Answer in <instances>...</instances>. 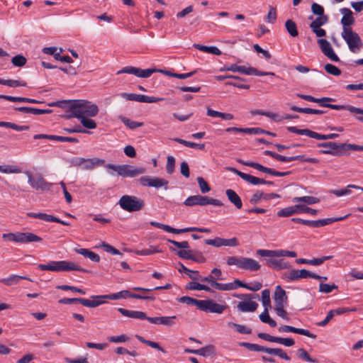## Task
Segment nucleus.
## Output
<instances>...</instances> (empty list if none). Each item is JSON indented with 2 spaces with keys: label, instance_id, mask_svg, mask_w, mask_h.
<instances>
[{
  "label": "nucleus",
  "instance_id": "1a4fd4ad",
  "mask_svg": "<svg viewBox=\"0 0 363 363\" xmlns=\"http://www.w3.org/2000/svg\"><path fill=\"white\" fill-rule=\"evenodd\" d=\"M169 250L183 259H188L200 264L206 262V258L203 256V252L199 250H177L173 247H169Z\"/></svg>",
  "mask_w": 363,
  "mask_h": 363
},
{
  "label": "nucleus",
  "instance_id": "f8f14e48",
  "mask_svg": "<svg viewBox=\"0 0 363 363\" xmlns=\"http://www.w3.org/2000/svg\"><path fill=\"white\" fill-rule=\"evenodd\" d=\"M341 35L347 43L350 50L352 52H357L363 45L359 35L354 32L352 29L342 31Z\"/></svg>",
  "mask_w": 363,
  "mask_h": 363
},
{
  "label": "nucleus",
  "instance_id": "4be33fe9",
  "mask_svg": "<svg viewBox=\"0 0 363 363\" xmlns=\"http://www.w3.org/2000/svg\"><path fill=\"white\" fill-rule=\"evenodd\" d=\"M336 99L330 97H323V98H316V101L315 103L319 104V105L322 107L330 108L334 110H347L351 113V108L352 106L351 105H336L332 104L330 102L335 101Z\"/></svg>",
  "mask_w": 363,
  "mask_h": 363
},
{
  "label": "nucleus",
  "instance_id": "c756f323",
  "mask_svg": "<svg viewBox=\"0 0 363 363\" xmlns=\"http://www.w3.org/2000/svg\"><path fill=\"white\" fill-rule=\"evenodd\" d=\"M21 279L33 281V280L28 277L12 274L7 278L1 279L0 283L4 284L6 286H10L13 284H17Z\"/></svg>",
  "mask_w": 363,
  "mask_h": 363
},
{
  "label": "nucleus",
  "instance_id": "58836bf2",
  "mask_svg": "<svg viewBox=\"0 0 363 363\" xmlns=\"http://www.w3.org/2000/svg\"><path fill=\"white\" fill-rule=\"evenodd\" d=\"M194 47L199 50L203 51L207 53H211L215 55H221V51L216 46H206L200 44H194Z\"/></svg>",
  "mask_w": 363,
  "mask_h": 363
},
{
  "label": "nucleus",
  "instance_id": "680f3d73",
  "mask_svg": "<svg viewBox=\"0 0 363 363\" xmlns=\"http://www.w3.org/2000/svg\"><path fill=\"white\" fill-rule=\"evenodd\" d=\"M121 121L127 127L132 130L143 125V123L141 122L131 121L130 119L125 117H123Z\"/></svg>",
  "mask_w": 363,
  "mask_h": 363
},
{
  "label": "nucleus",
  "instance_id": "3c124183",
  "mask_svg": "<svg viewBox=\"0 0 363 363\" xmlns=\"http://www.w3.org/2000/svg\"><path fill=\"white\" fill-rule=\"evenodd\" d=\"M241 179L253 185L262 184L264 182L263 179H260L246 173H244L243 175H241Z\"/></svg>",
  "mask_w": 363,
  "mask_h": 363
},
{
  "label": "nucleus",
  "instance_id": "cd10ccee",
  "mask_svg": "<svg viewBox=\"0 0 363 363\" xmlns=\"http://www.w3.org/2000/svg\"><path fill=\"white\" fill-rule=\"evenodd\" d=\"M350 214H347L342 217H333L324 219H320L317 220H312V228H320L326 225L331 224L334 222L341 221L349 217Z\"/></svg>",
  "mask_w": 363,
  "mask_h": 363
},
{
  "label": "nucleus",
  "instance_id": "7ed1b4c3",
  "mask_svg": "<svg viewBox=\"0 0 363 363\" xmlns=\"http://www.w3.org/2000/svg\"><path fill=\"white\" fill-rule=\"evenodd\" d=\"M38 268L43 271H52L55 272L78 271L82 272H91L72 262L68 261H50L48 264H39Z\"/></svg>",
  "mask_w": 363,
  "mask_h": 363
},
{
  "label": "nucleus",
  "instance_id": "f257e3e1",
  "mask_svg": "<svg viewBox=\"0 0 363 363\" xmlns=\"http://www.w3.org/2000/svg\"><path fill=\"white\" fill-rule=\"evenodd\" d=\"M68 112L70 113L64 116L67 119L71 118H82V116L94 117L99 113L97 105L91 101L77 99L70 101L68 106Z\"/></svg>",
  "mask_w": 363,
  "mask_h": 363
},
{
  "label": "nucleus",
  "instance_id": "09e8293b",
  "mask_svg": "<svg viewBox=\"0 0 363 363\" xmlns=\"http://www.w3.org/2000/svg\"><path fill=\"white\" fill-rule=\"evenodd\" d=\"M151 180V187L158 189L164 186V189H167V186L169 184V182L167 180L159 177H152Z\"/></svg>",
  "mask_w": 363,
  "mask_h": 363
},
{
  "label": "nucleus",
  "instance_id": "b1692460",
  "mask_svg": "<svg viewBox=\"0 0 363 363\" xmlns=\"http://www.w3.org/2000/svg\"><path fill=\"white\" fill-rule=\"evenodd\" d=\"M27 216L30 218H38V219H41V220H43L48 221V222L58 223H61L64 225H67V226L70 225L69 223L64 221V220L60 219L59 218H57L55 216H53L52 215H49V214H47L45 213L30 212V213H27Z\"/></svg>",
  "mask_w": 363,
  "mask_h": 363
},
{
  "label": "nucleus",
  "instance_id": "052dcab7",
  "mask_svg": "<svg viewBox=\"0 0 363 363\" xmlns=\"http://www.w3.org/2000/svg\"><path fill=\"white\" fill-rule=\"evenodd\" d=\"M325 70L327 73L333 76H339L341 74V70L337 67L330 63H328L325 65Z\"/></svg>",
  "mask_w": 363,
  "mask_h": 363
},
{
  "label": "nucleus",
  "instance_id": "c03bdc74",
  "mask_svg": "<svg viewBox=\"0 0 363 363\" xmlns=\"http://www.w3.org/2000/svg\"><path fill=\"white\" fill-rule=\"evenodd\" d=\"M0 84L6 85L10 87L26 86L27 83L25 81L15 79H4L0 78Z\"/></svg>",
  "mask_w": 363,
  "mask_h": 363
},
{
  "label": "nucleus",
  "instance_id": "bb28decb",
  "mask_svg": "<svg viewBox=\"0 0 363 363\" xmlns=\"http://www.w3.org/2000/svg\"><path fill=\"white\" fill-rule=\"evenodd\" d=\"M274 300L275 306L285 305L287 302L288 296L286 293L279 285L277 286L275 288Z\"/></svg>",
  "mask_w": 363,
  "mask_h": 363
},
{
  "label": "nucleus",
  "instance_id": "dca6fc26",
  "mask_svg": "<svg viewBox=\"0 0 363 363\" xmlns=\"http://www.w3.org/2000/svg\"><path fill=\"white\" fill-rule=\"evenodd\" d=\"M58 303L62 304L81 303L86 307L96 308L105 303V301L89 300L83 298H63L60 299Z\"/></svg>",
  "mask_w": 363,
  "mask_h": 363
},
{
  "label": "nucleus",
  "instance_id": "9b49d317",
  "mask_svg": "<svg viewBox=\"0 0 363 363\" xmlns=\"http://www.w3.org/2000/svg\"><path fill=\"white\" fill-rule=\"evenodd\" d=\"M121 96L129 101H135L143 103H156L162 101H167V104L168 105H177V101H169L167 100L165 98H160L155 96H149L146 95H141L137 94H128V93H122Z\"/></svg>",
  "mask_w": 363,
  "mask_h": 363
},
{
  "label": "nucleus",
  "instance_id": "338daca9",
  "mask_svg": "<svg viewBox=\"0 0 363 363\" xmlns=\"http://www.w3.org/2000/svg\"><path fill=\"white\" fill-rule=\"evenodd\" d=\"M197 182L202 194H206L211 191L209 184L204 180L203 177H199L197 178Z\"/></svg>",
  "mask_w": 363,
  "mask_h": 363
},
{
  "label": "nucleus",
  "instance_id": "72a5a7b5",
  "mask_svg": "<svg viewBox=\"0 0 363 363\" xmlns=\"http://www.w3.org/2000/svg\"><path fill=\"white\" fill-rule=\"evenodd\" d=\"M257 306L258 304L256 302L248 301L239 302L237 307L242 312H253Z\"/></svg>",
  "mask_w": 363,
  "mask_h": 363
},
{
  "label": "nucleus",
  "instance_id": "20e7f679",
  "mask_svg": "<svg viewBox=\"0 0 363 363\" xmlns=\"http://www.w3.org/2000/svg\"><path fill=\"white\" fill-rule=\"evenodd\" d=\"M2 238L4 240L14 242L20 244H28L30 242H39L43 240V238L33 233L30 232H16L4 233Z\"/></svg>",
  "mask_w": 363,
  "mask_h": 363
},
{
  "label": "nucleus",
  "instance_id": "13d9d810",
  "mask_svg": "<svg viewBox=\"0 0 363 363\" xmlns=\"http://www.w3.org/2000/svg\"><path fill=\"white\" fill-rule=\"evenodd\" d=\"M297 213H306L312 215H316L318 212V210L311 208L304 204H297L296 205Z\"/></svg>",
  "mask_w": 363,
  "mask_h": 363
},
{
  "label": "nucleus",
  "instance_id": "603ef678",
  "mask_svg": "<svg viewBox=\"0 0 363 363\" xmlns=\"http://www.w3.org/2000/svg\"><path fill=\"white\" fill-rule=\"evenodd\" d=\"M296 354L300 359H302L305 362H312V363L318 362V361L316 359L311 357L310 355L308 354V353L307 352V351L303 348L298 349L297 350Z\"/></svg>",
  "mask_w": 363,
  "mask_h": 363
},
{
  "label": "nucleus",
  "instance_id": "a19ab883",
  "mask_svg": "<svg viewBox=\"0 0 363 363\" xmlns=\"http://www.w3.org/2000/svg\"><path fill=\"white\" fill-rule=\"evenodd\" d=\"M342 156H347L350 155V150L354 151H363V146L359 145L356 144H350V143H342Z\"/></svg>",
  "mask_w": 363,
  "mask_h": 363
},
{
  "label": "nucleus",
  "instance_id": "ea45409f",
  "mask_svg": "<svg viewBox=\"0 0 363 363\" xmlns=\"http://www.w3.org/2000/svg\"><path fill=\"white\" fill-rule=\"evenodd\" d=\"M285 28L290 36L295 38L298 35L297 26L293 20L288 19L285 22Z\"/></svg>",
  "mask_w": 363,
  "mask_h": 363
},
{
  "label": "nucleus",
  "instance_id": "a211bd4d",
  "mask_svg": "<svg viewBox=\"0 0 363 363\" xmlns=\"http://www.w3.org/2000/svg\"><path fill=\"white\" fill-rule=\"evenodd\" d=\"M155 71L156 70L151 69H142L140 68L135 67L127 66L123 67L121 70L118 71L116 74H121L125 73L133 74L138 77L147 78L150 77L153 73H155Z\"/></svg>",
  "mask_w": 363,
  "mask_h": 363
},
{
  "label": "nucleus",
  "instance_id": "6e6552de",
  "mask_svg": "<svg viewBox=\"0 0 363 363\" xmlns=\"http://www.w3.org/2000/svg\"><path fill=\"white\" fill-rule=\"evenodd\" d=\"M121 208L128 212L138 211L144 208V200L135 196L124 195L122 196L118 201Z\"/></svg>",
  "mask_w": 363,
  "mask_h": 363
},
{
  "label": "nucleus",
  "instance_id": "4468645a",
  "mask_svg": "<svg viewBox=\"0 0 363 363\" xmlns=\"http://www.w3.org/2000/svg\"><path fill=\"white\" fill-rule=\"evenodd\" d=\"M318 147H322L319 153L323 155H331L336 157L342 156V143L335 142H323L317 144Z\"/></svg>",
  "mask_w": 363,
  "mask_h": 363
},
{
  "label": "nucleus",
  "instance_id": "4c0bfd02",
  "mask_svg": "<svg viewBox=\"0 0 363 363\" xmlns=\"http://www.w3.org/2000/svg\"><path fill=\"white\" fill-rule=\"evenodd\" d=\"M216 348L213 345H208L200 349H198L197 355L207 357L216 356Z\"/></svg>",
  "mask_w": 363,
  "mask_h": 363
},
{
  "label": "nucleus",
  "instance_id": "5701e85b",
  "mask_svg": "<svg viewBox=\"0 0 363 363\" xmlns=\"http://www.w3.org/2000/svg\"><path fill=\"white\" fill-rule=\"evenodd\" d=\"M340 11L342 14V17L340 21V23L342 25V31L352 29L351 26L355 23L352 11L348 8H342Z\"/></svg>",
  "mask_w": 363,
  "mask_h": 363
},
{
  "label": "nucleus",
  "instance_id": "79ce46f5",
  "mask_svg": "<svg viewBox=\"0 0 363 363\" xmlns=\"http://www.w3.org/2000/svg\"><path fill=\"white\" fill-rule=\"evenodd\" d=\"M294 203L296 202H303L308 205H313L317 203L320 201V199L317 197L311 196H304L301 197H294L292 199Z\"/></svg>",
  "mask_w": 363,
  "mask_h": 363
},
{
  "label": "nucleus",
  "instance_id": "774afa93",
  "mask_svg": "<svg viewBox=\"0 0 363 363\" xmlns=\"http://www.w3.org/2000/svg\"><path fill=\"white\" fill-rule=\"evenodd\" d=\"M311 12L313 15L319 16L325 15V10L323 6L317 4L313 3L311 4Z\"/></svg>",
  "mask_w": 363,
  "mask_h": 363
},
{
  "label": "nucleus",
  "instance_id": "39448f33",
  "mask_svg": "<svg viewBox=\"0 0 363 363\" xmlns=\"http://www.w3.org/2000/svg\"><path fill=\"white\" fill-rule=\"evenodd\" d=\"M106 168L117 172L118 175L122 177H135L146 172L145 167H137L130 164H108Z\"/></svg>",
  "mask_w": 363,
  "mask_h": 363
},
{
  "label": "nucleus",
  "instance_id": "bf43d9fd",
  "mask_svg": "<svg viewBox=\"0 0 363 363\" xmlns=\"http://www.w3.org/2000/svg\"><path fill=\"white\" fill-rule=\"evenodd\" d=\"M14 110L22 113H33L34 115H40V109L37 108L21 106L15 107Z\"/></svg>",
  "mask_w": 363,
  "mask_h": 363
},
{
  "label": "nucleus",
  "instance_id": "393cba45",
  "mask_svg": "<svg viewBox=\"0 0 363 363\" xmlns=\"http://www.w3.org/2000/svg\"><path fill=\"white\" fill-rule=\"evenodd\" d=\"M265 262L268 267L277 271L289 269L291 267L289 263L284 259H274V257H269L268 259H265Z\"/></svg>",
  "mask_w": 363,
  "mask_h": 363
},
{
  "label": "nucleus",
  "instance_id": "8fccbe9b",
  "mask_svg": "<svg viewBox=\"0 0 363 363\" xmlns=\"http://www.w3.org/2000/svg\"><path fill=\"white\" fill-rule=\"evenodd\" d=\"M298 269H291L288 272H285L283 275V279L286 280L287 281H294L300 279V276L298 273Z\"/></svg>",
  "mask_w": 363,
  "mask_h": 363
},
{
  "label": "nucleus",
  "instance_id": "9d476101",
  "mask_svg": "<svg viewBox=\"0 0 363 363\" xmlns=\"http://www.w3.org/2000/svg\"><path fill=\"white\" fill-rule=\"evenodd\" d=\"M184 204L186 206H194L196 205H199L202 206L206 205L222 206L223 205V203L218 199L201 195H194L189 196L184 201Z\"/></svg>",
  "mask_w": 363,
  "mask_h": 363
},
{
  "label": "nucleus",
  "instance_id": "473e14b6",
  "mask_svg": "<svg viewBox=\"0 0 363 363\" xmlns=\"http://www.w3.org/2000/svg\"><path fill=\"white\" fill-rule=\"evenodd\" d=\"M185 289L186 290H197V291H206L208 293H215V291L209 286L205 285V284H200L199 282H196V281H190L189 282L186 286H185Z\"/></svg>",
  "mask_w": 363,
  "mask_h": 363
},
{
  "label": "nucleus",
  "instance_id": "ddd939ff",
  "mask_svg": "<svg viewBox=\"0 0 363 363\" xmlns=\"http://www.w3.org/2000/svg\"><path fill=\"white\" fill-rule=\"evenodd\" d=\"M264 155L270 156L272 158L275 159L276 160L280 161V162H292L295 160H299L301 162H307L313 164H316L319 162V160L316 158L313 157H306L304 155H296V156H291V157H286L284 156L279 154H277L273 151L271 150H265L264 151Z\"/></svg>",
  "mask_w": 363,
  "mask_h": 363
},
{
  "label": "nucleus",
  "instance_id": "69168bd1",
  "mask_svg": "<svg viewBox=\"0 0 363 363\" xmlns=\"http://www.w3.org/2000/svg\"><path fill=\"white\" fill-rule=\"evenodd\" d=\"M175 169V159L173 156L168 155L167 157L166 171L169 174H172Z\"/></svg>",
  "mask_w": 363,
  "mask_h": 363
},
{
  "label": "nucleus",
  "instance_id": "6e6d98bb",
  "mask_svg": "<svg viewBox=\"0 0 363 363\" xmlns=\"http://www.w3.org/2000/svg\"><path fill=\"white\" fill-rule=\"evenodd\" d=\"M89 116H82V118H77L80 120L81 123L82 125L88 129H94L96 128V123L91 119L89 118Z\"/></svg>",
  "mask_w": 363,
  "mask_h": 363
},
{
  "label": "nucleus",
  "instance_id": "a878e982",
  "mask_svg": "<svg viewBox=\"0 0 363 363\" xmlns=\"http://www.w3.org/2000/svg\"><path fill=\"white\" fill-rule=\"evenodd\" d=\"M279 331L283 332V333H297V334L305 335L306 337H311L313 339H315L317 337L316 335L311 333L308 330L303 329V328H295V327H293L291 325H281L279 328Z\"/></svg>",
  "mask_w": 363,
  "mask_h": 363
},
{
  "label": "nucleus",
  "instance_id": "e433bc0d",
  "mask_svg": "<svg viewBox=\"0 0 363 363\" xmlns=\"http://www.w3.org/2000/svg\"><path fill=\"white\" fill-rule=\"evenodd\" d=\"M125 290L121 291L120 292L116 294H111L108 295H102V296H92L91 298L95 301H104V299H110V300H118L121 298H125Z\"/></svg>",
  "mask_w": 363,
  "mask_h": 363
},
{
  "label": "nucleus",
  "instance_id": "f3484780",
  "mask_svg": "<svg viewBox=\"0 0 363 363\" xmlns=\"http://www.w3.org/2000/svg\"><path fill=\"white\" fill-rule=\"evenodd\" d=\"M257 255L263 257H296L297 254L294 251H289L285 250H257L256 252Z\"/></svg>",
  "mask_w": 363,
  "mask_h": 363
},
{
  "label": "nucleus",
  "instance_id": "6ab92c4d",
  "mask_svg": "<svg viewBox=\"0 0 363 363\" xmlns=\"http://www.w3.org/2000/svg\"><path fill=\"white\" fill-rule=\"evenodd\" d=\"M228 307L226 305H220L213 300H202L201 311L206 313H222Z\"/></svg>",
  "mask_w": 363,
  "mask_h": 363
},
{
  "label": "nucleus",
  "instance_id": "7c9ffc66",
  "mask_svg": "<svg viewBox=\"0 0 363 363\" xmlns=\"http://www.w3.org/2000/svg\"><path fill=\"white\" fill-rule=\"evenodd\" d=\"M333 256H324L320 258H314L313 259H307L304 258H299L296 259L297 264H307L314 266H318L322 264L325 261L329 260Z\"/></svg>",
  "mask_w": 363,
  "mask_h": 363
},
{
  "label": "nucleus",
  "instance_id": "f704fd0d",
  "mask_svg": "<svg viewBox=\"0 0 363 363\" xmlns=\"http://www.w3.org/2000/svg\"><path fill=\"white\" fill-rule=\"evenodd\" d=\"M290 109L293 111L306 113V114H317L321 115L326 113V111L319 109H314L311 108H301L296 106H291Z\"/></svg>",
  "mask_w": 363,
  "mask_h": 363
},
{
  "label": "nucleus",
  "instance_id": "0e129e2a",
  "mask_svg": "<svg viewBox=\"0 0 363 363\" xmlns=\"http://www.w3.org/2000/svg\"><path fill=\"white\" fill-rule=\"evenodd\" d=\"M337 288L338 286L335 284H328L321 282L319 284V291L324 294H329L332 292L333 289H337Z\"/></svg>",
  "mask_w": 363,
  "mask_h": 363
},
{
  "label": "nucleus",
  "instance_id": "5fc2aeb1",
  "mask_svg": "<svg viewBox=\"0 0 363 363\" xmlns=\"http://www.w3.org/2000/svg\"><path fill=\"white\" fill-rule=\"evenodd\" d=\"M287 130L289 132H291V133H296V134H298V135H307V136H308L310 138H312L313 133V130H311L309 129H298V128H297L295 126H289V127H287Z\"/></svg>",
  "mask_w": 363,
  "mask_h": 363
},
{
  "label": "nucleus",
  "instance_id": "c85d7f7f",
  "mask_svg": "<svg viewBox=\"0 0 363 363\" xmlns=\"http://www.w3.org/2000/svg\"><path fill=\"white\" fill-rule=\"evenodd\" d=\"M0 99H5L11 102H25L30 104H43V101H40L36 99L21 97V96H12L9 95L0 94Z\"/></svg>",
  "mask_w": 363,
  "mask_h": 363
},
{
  "label": "nucleus",
  "instance_id": "37998d69",
  "mask_svg": "<svg viewBox=\"0 0 363 363\" xmlns=\"http://www.w3.org/2000/svg\"><path fill=\"white\" fill-rule=\"evenodd\" d=\"M210 285L211 287L221 291H230L235 289L232 283L221 284L217 282L216 278H214V279L210 283Z\"/></svg>",
  "mask_w": 363,
  "mask_h": 363
},
{
  "label": "nucleus",
  "instance_id": "e2e57ef3",
  "mask_svg": "<svg viewBox=\"0 0 363 363\" xmlns=\"http://www.w3.org/2000/svg\"><path fill=\"white\" fill-rule=\"evenodd\" d=\"M27 62L26 58L21 55H17L12 57L11 62L12 64L18 67H21L26 65Z\"/></svg>",
  "mask_w": 363,
  "mask_h": 363
},
{
  "label": "nucleus",
  "instance_id": "aec40b11",
  "mask_svg": "<svg viewBox=\"0 0 363 363\" xmlns=\"http://www.w3.org/2000/svg\"><path fill=\"white\" fill-rule=\"evenodd\" d=\"M257 336L262 340L271 342L281 344L286 347H291L295 344L294 340L291 337H275L265 333H259Z\"/></svg>",
  "mask_w": 363,
  "mask_h": 363
},
{
  "label": "nucleus",
  "instance_id": "2eb2a0df",
  "mask_svg": "<svg viewBox=\"0 0 363 363\" xmlns=\"http://www.w3.org/2000/svg\"><path fill=\"white\" fill-rule=\"evenodd\" d=\"M27 175L28 178V183L33 189H35L37 191H49L52 186L53 185L52 183L48 182L40 175L38 177H33V175L30 172H27Z\"/></svg>",
  "mask_w": 363,
  "mask_h": 363
},
{
  "label": "nucleus",
  "instance_id": "412c9836",
  "mask_svg": "<svg viewBox=\"0 0 363 363\" xmlns=\"http://www.w3.org/2000/svg\"><path fill=\"white\" fill-rule=\"evenodd\" d=\"M317 43L322 52L330 60L334 62H340L339 57L335 53L330 43L324 38H319Z\"/></svg>",
  "mask_w": 363,
  "mask_h": 363
},
{
  "label": "nucleus",
  "instance_id": "4d7b16f0",
  "mask_svg": "<svg viewBox=\"0 0 363 363\" xmlns=\"http://www.w3.org/2000/svg\"><path fill=\"white\" fill-rule=\"evenodd\" d=\"M262 305L264 307V308L269 309L271 306V301H270V291L269 289H264L262 292Z\"/></svg>",
  "mask_w": 363,
  "mask_h": 363
},
{
  "label": "nucleus",
  "instance_id": "f03ea898",
  "mask_svg": "<svg viewBox=\"0 0 363 363\" xmlns=\"http://www.w3.org/2000/svg\"><path fill=\"white\" fill-rule=\"evenodd\" d=\"M118 311L124 316L137 318L140 320H147L150 323L157 325H164L166 326H172L175 324L173 319L177 316H161V317H148L146 313L138 311H129L123 308H118Z\"/></svg>",
  "mask_w": 363,
  "mask_h": 363
},
{
  "label": "nucleus",
  "instance_id": "2f4dec72",
  "mask_svg": "<svg viewBox=\"0 0 363 363\" xmlns=\"http://www.w3.org/2000/svg\"><path fill=\"white\" fill-rule=\"evenodd\" d=\"M225 194L228 199V200L235 205V206L240 209L242 206V202L240 197L238 194L233 189H227L225 191Z\"/></svg>",
  "mask_w": 363,
  "mask_h": 363
},
{
  "label": "nucleus",
  "instance_id": "0eeeda50",
  "mask_svg": "<svg viewBox=\"0 0 363 363\" xmlns=\"http://www.w3.org/2000/svg\"><path fill=\"white\" fill-rule=\"evenodd\" d=\"M239 345L250 351L262 352L269 354L276 355L286 361H289L291 359L290 357L281 348H270L247 342H240Z\"/></svg>",
  "mask_w": 363,
  "mask_h": 363
},
{
  "label": "nucleus",
  "instance_id": "423d86ee",
  "mask_svg": "<svg viewBox=\"0 0 363 363\" xmlns=\"http://www.w3.org/2000/svg\"><path fill=\"white\" fill-rule=\"evenodd\" d=\"M226 263L228 266L236 265L238 268L252 272L257 271L261 265L256 260L243 257L230 256L227 258Z\"/></svg>",
  "mask_w": 363,
  "mask_h": 363
},
{
  "label": "nucleus",
  "instance_id": "864d4df0",
  "mask_svg": "<svg viewBox=\"0 0 363 363\" xmlns=\"http://www.w3.org/2000/svg\"><path fill=\"white\" fill-rule=\"evenodd\" d=\"M328 21H329V17L328 15L325 14L323 16H317V18L310 23L309 27H311V26L321 27V26H324L325 24H326L328 22Z\"/></svg>",
  "mask_w": 363,
  "mask_h": 363
},
{
  "label": "nucleus",
  "instance_id": "c9c22d12",
  "mask_svg": "<svg viewBox=\"0 0 363 363\" xmlns=\"http://www.w3.org/2000/svg\"><path fill=\"white\" fill-rule=\"evenodd\" d=\"M104 160H101V159H99L96 157L91 158V159H85L84 158V161L83 165H82V169H87V170L92 169L96 166H99V165L104 164Z\"/></svg>",
  "mask_w": 363,
  "mask_h": 363
},
{
  "label": "nucleus",
  "instance_id": "49530a36",
  "mask_svg": "<svg viewBox=\"0 0 363 363\" xmlns=\"http://www.w3.org/2000/svg\"><path fill=\"white\" fill-rule=\"evenodd\" d=\"M259 318L262 323H267L272 328L277 326V322L270 318L269 309L267 308H264V311L259 315Z\"/></svg>",
  "mask_w": 363,
  "mask_h": 363
},
{
  "label": "nucleus",
  "instance_id": "de8ad7c7",
  "mask_svg": "<svg viewBox=\"0 0 363 363\" xmlns=\"http://www.w3.org/2000/svg\"><path fill=\"white\" fill-rule=\"evenodd\" d=\"M294 214H297L296 205L282 208L277 212V216L279 217H289Z\"/></svg>",
  "mask_w": 363,
  "mask_h": 363
},
{
  "label": "nucleus",
  "instance_id": "a18cd8bd",
  "mask_svg": "<svg viewBox=\"0 0 363 363\" xmlns=\"http://www.w3.org/2000/svg\"><path fill=\"white\" fill-rule=\"evenodd\" d=\"M178 301L186 303L187 305L196 306L200 310L202 300H198L190 296H184L178 298Z\"/></svg>",
  "mask_w": 363,
  "mask_h": 363
}]
</instances>
